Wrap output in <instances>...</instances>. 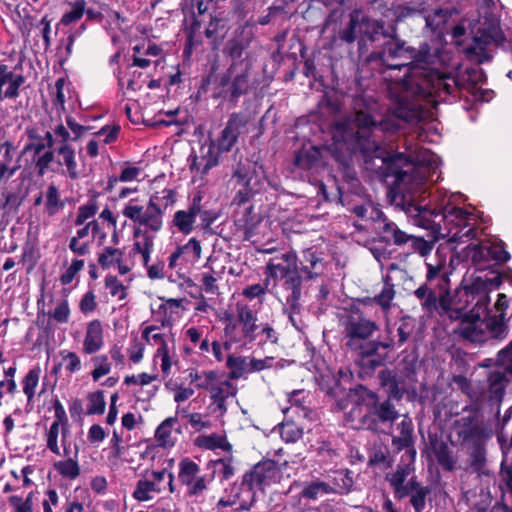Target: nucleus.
<instances>
[{
    "label": "nucleus",
    "instance_id": "nucleus-43",
    "mask_svg": "<svg viewBox=\"0 0 512 512\" xmlns=\"http://www.w3.org/2000/svg\"><path fill=\"white\" fill-rule=\"evenodd\" d=\"M489 251L487 250L486 243L470 244L465 248V256L471 260L475 265L481 266L489 262Z\"/></svg>",
    "mask_w": 512,
    "mask_h": 512
},
{
    "label": "nucleus",
    "instance_id": "nucleus-12",
    "mask_svg": "<svg viewBox=\"0 0 512 512\" xmlns=\"http://www.w3.org/2000/svg\"><path fill=\"white\" fill-rule=\"evenodd\" d=\"M248 122V116L241 113H232L217 139L212 142L217 152H230L239 137L247 132Z\"/></svg>",
    "mask_w": 512,
    "mask_h": 512
},
{
    "label": "nucleus",
    "instance_id": "nucleus-53",
    "mask_svg": "<svg viewBox=\"0 0 512 512\" xmlns=\"http://www.w3.org/2000/svg\"><path fill=\"white\" fill-rule=\"evenodd\" d=\"M33 141L26 145V151H33L34 154L39 155L46 148L51 149L54 145V138L50 131H47L43 138L33 137Z\"/></svg>",
    "mask_w": 512,
    "mask_h": 512
},
{
    "label": "nucleus",
    "instance_id": "nucleus-30",
    "mask_svg": "<svg viewBox=\"0 0 512 512\" xmlns=\"http://www.w3.org/2000/svg\"><path fill=\"white\" fill-rule=\"evenodd\" d=\"M226 365L230 379H240L252 373L251 357L229 355Z\"/></svg>",
    "mask_w": 512,
    "mask_h": 512
},
{
    "label": "nucleus",
    "instance_id": "nucleus-11",
    "mask_svg": "<svg viewBox=\"0 0 512 512\" xmlns=\"http://www.w3.org/2000/svg\"><path fill=\"white\" fill-rule=\"evenodd\" d=\"M167 488L170 493L175 492L173 473L166 469L151 471L137 481L132 496L139 502H146L154 499Z\"/></svg>",
    "mask_w": 512,
    "mask_h": 512
},
{
    "label": "nucleus",
    "instance_id": "nucleus-41",
    "mask_svg": "<svg viewBox=\"0 0 512 512\" xmlns=\"http://www.w3.org/2000/svg\"><path fill=\"white\" fill-rule=\"evenodd\" d=\"M353 212L361 219L371 221H382L387 223L384 218L383 212L376 207L372 202L365 203L364 205L355 206Z\"/></svg>",
    "mask_w": 512,
    "mask_h": 512
},
{
    "label": "nucleus",
    "instance_id": "nucleus-37",
    "mask_svg": "<svg viewBox=\"0 0 512 512\" xmlns=\"http://www.w3.org/2000/svg\"><path fill=\"white\" fill-rule=\"evenodd\" d=\"M301 264V271L307 278L312 279L319 274L318 266H321V259L312 249H307L303 252Z\"/></svg>",
    "mask_w": 512,
    "mask_h": 512
},
{
    "label": "nucleus",
    "instance_id": "nucleus-59",
    "mask_svg": "<svg viewBox=\"0 0 512 512\" xmlns=\"http://www.w3.org/2000/svg\"><path fill=\"white\" fill-rule=\"evenodd\" d=\"M495 370H501L507 374L512 373V341L502 349L497 355V367Z\"/></svg>",
    "mask_w": 512,
    "mask_h": 512
},
{
    "label": "nucleus",
    "instance_id": "nucleus-19",
    "mask_svg": "<svg viewBox=\"0 0 512 512\" xmlns=\"http://www.w3.org/2000/svg\"><path fill=\"white\" fill-rule=\"evenodd\" d=\"M105 345L103 324L100 320L89 321L85 327L82 343V352L85 355H93L103 349Z\"/></svg>",
    "mask_w": 512,
    "mask_h": 512
},
{
    "label": "nucleus",
    "instance_id": "nucleus-38",
    "mask_svg": "<svg viewBox=\"0 0 512 512\" xmlns=\"http://www.w3.org/2000/svg\"><path fill=\"white\" fill-rule=\"evenodd\" d=\"M328 483L330 488H339V490L333 489L332 493L344 494L347 493L352 487L353 478L350 475V472L339 470L334 473L333 477L328 481Z\"/></svg>",
    "mask_w": 512,
    "mask_h": 512
},
{
    "label": "nucleus",
    "instance_id": "nucleus-14",
    "mask_svg": "<svg viewBox=\"0 0 512 512\" xmlns=\"http://www.w3.org/2000/svg\"><path fill=\"white\" fill-rule=\"evenodd\" d=\"M208 392L211 413L221 417L227 412L228 401L235 397L237 388L229 380L218 375L208 388Z\"/></svg>",
    "mask_w": 512,
    "mask_h": 512
},
{
    "label": "nucleus",
    "instance_id": "nucleus-51",
    "mask_svg": "<svg viewBox=\"0 0 512 512\" xmlns=\"http://www.w3.org/2000/svg\"><path fill=\"white\" fill-rule=\"evenodd\" d=\"M92 363L94 365V369L91 372V376L94 381H98L111 371V363L109 362L107 355L102 354L93 357Z\"/></svg>",
    "mask_w": 512,
    "mask_h": 512
},
{
    "label": "nucleus",
    "instance_id": "nucleus-49",
    "mask_svg": "<svg viewBox=\"0 0 512 512\" xmlns=\"http://www.w3.org/2000/svg\"><path fill=\"white\" fill-rule=\"evenodd\" d=\"M49 317L58 324L69 322L71 310L67 299H62L56 303L53 310L48 313Z\"/></svg>",
    "mask_w": 512,
    "mask_h": 512
},
{
    "label": "nucleus",
    "instance_id": "nucleus-7",
    "mask_svg": "<svg viewBox=\"0 0 512 512\" xmlns=\"http://www.w3.org/2000/svg\"><path fill=\"white\" fill-rule=\"evenodd\" d=\"M467 30L473 40L469 52L479 56V61L482 60L481 57L484 55L486 46L502 38L499 21L494 15H485L476 21L462 20L454 27L453 37H461Z\"/></svg>",
    "mask_w": 512,
    "mask_h": 512
},
{
    "label": "nucleus",
    "instance_id": "nucleus-31",
    "mask_svg": "<svg viewBox=\"0 0 512 512\" xmlns=\"http://www.w3.org/2000/svg\"><path fill=\"white\" fill-rule=\"evenodd\" d=\"M177 422V417H169L157 427L155 439L159 446L163 448L174 446L176 438L173 435V428Z\"/></svg>",
    "mask_w": 512,
    "mask_h": 512
},
{
    "label": "nucleus",
    "instance_id": "nucleus-10",
    "mask_svg": "<svg viewBox=\"0 0 512 512\" xmlns=\"http://www.w3.org/2000/svg\"><path fill=\"white\" fill-rule=\"evenodd\" d=\"M509 379L505 372L493 370L489 373L486 384H476L471 387L468 395L472 401L488 406L491 410L498 409L505 395Z\"/></svg>",
    "mask_w": 512,
    "mask_h": 512
},
{
    "label": "nucleus",
    "instance_id": "nucleus-3",
    "mask_svg": "<svg viewBox=\"0 0 512 512\" xmlns=\"http://www.w3.org/2000/svg\"><path fill=\"white\" fill-rule=\"evenodd\" d=\"M500 285L498 276L483 278L472 275L462 281L454 294L449 288L439 292L436 312L451 321H461L469 315L470 310L487 311L490 304L489 292Z\"/></svg>",
    "mask_w": 512,
    "mask_h": 512
},
{
    "label": "nucleus",
    "instance_id": "nucleus-62",
    "mask_svg": "<svg viewBox=\"0 0 512 512\" xmlns=\"http://www.w3.org/2000/svg\"><path fill=\"white\" fill-rule=\"evenodd\" d=\"M395 290L393 285L385 283L382 291L375 297V302L382 307L383 310H388L391 302L394 299Z\"/></svg>",
    "mask_w": 512,
    "mask_h": 512
},
{
    "label": "nucleus",
    "instance_id": "nucleus-5",
    "mask_svg": "<svg viewBox=\"0 0 512 512\" xmlns=\"http://www.w3.org/2000/svg\"><path fill=\"white\" fill-rule=\"evenodd\" d=\"M224 336L225 346L230 348L236 345L240 348H249L253 343L263 345L267 342L276 343V331L268 323L258 324L257 313L242 302H237L235 313H225Z\"/></svg>",
    "mask_w": 512,
    "mask_h": 512
},
{
    "label": "nucleus",
    "instance_id": "nucleus-28",
    "mask_svg": "<svg viewBox=\"0 0 512 512\" xmlns=\"http://www.w3.org/2000/svg\"><path fill=\"white\" fill-rule=\"evenodd\" d=\"M194 444L206 450L221 449L225 452H231L232 450V445L228 442L227 437L217 433L199 435L195 438Z\"/></svg>",
    "mask_w": 512,
    "mask_h": 512
},
{
    "label": "nucleus",
    "instance_id": "nucleus-58",
    "mask_svg": "<svg viewBox=\"0 0 512 512\" xmlns=\"http://www.w3.org/2000/svg\"><path fill=\"white\" fill-rule=\"evenodd\" d=\"M55 420L53 423H57L62 426V443L65 445L67 432H68V419L64 406L59 400H55L53 403Z\"/></svg>",
    "mask_w": 512,
    "mask_h": 512
},
{
    "label": "nucleus",
    "instance_id": "nucleus-17",
    "mask_svg": "<svg viewBox=\"0 0 512 512\" xmlns=\"http://www.w3.org/2000/svg\"><path fill=\"white\" fill-rule=\"evenodd\" d=\"M232 178L240 186V189L233 198V204L242 205L248 202L260 189V181L256 177L255 172L244 167H238L234 171Z\"/></svg>",
    "mask_w": 512,
    "mask_h": 512
},
{
    "label": "nucleus",
    "instance_id": "nucleus-24",
    "mask_svg": "<svg viewBox=\"0 0 512 512\" xmlns=\"http://www.w3.org/2000/svg\"><path fill=\"white\" fill-rule=\"evenodd\" d=\"M134 236L138 239L132 244L129 256H140L142 265L147 266L154 251V237L142 229H135Z\"/></svg>",
    "mask_w": 512,
    "mask_h": 512
},
{
    "label": "nucleus",
    "instance_id": "nucleus-42",
    "mask_svg": "<svg viewBox=\"0 0 512 512\" xmlns=\"http://www.w3.org/2000/svg\"><path fill=\"white\" fill-rule=\"evenodd\" d=\"M61 361L59 367H63L68 374H74L82 369V361L76 352L62 350L60 351Z\"/></svg>",
    "mask_w": 512,
    "mask_h": 512
},
{
    "label": "nucleus",
    "instance_id": "nucleus-1",
    "mask_svg": "<svg viewBox=\"0 0 512 512\" xmlns=\"http://www.w3.org/2000/svg\"><path fill=\"white\" fill-rule=\"evenodd\" d=\"M389 38L380 52V60L389 72H403L399 79L392 74L385 76L391 115L377 123L370 111L360 110L353 118L334 125L333 141L327 149L343 165H348L357 151L383 158L379 132L397 131L401 127L400 121L432 118L436 105L456 90L455 79L429 67L425 55L407 46L396 33Z\"/></svg>",
    "mask_w": 512,
    "mask_h": 512
},
{
    "label": "nucleus",
    "instance_id": "nucleus-32",
    "mask_svg": "<svg viewBox=\"0 0 512 512\" xmlns=\"http://www.w3.org/2000/svg\"><path fill=\"white\" fill-rule=\"evenodd\" d=\"M309 396L305 390H294L287 394V402L290 404L287 407H282L284 414L292 411L299 417H307L308 410L305 407L306 398Z\"/></svg>",
    "mask_w": 512,
    "mask_h": 512
},
{
    "label": "nucleus",
    "instance_id": "nucleus-27",
    "mask_svg": "<svg viewBox=\"0 0 512 512\" xmlns=\"http://www.w3.org/2000/svg\"><path fill=\"white\" fill-rule=\"evenodd\" d=\"M55 152L58 155L57 162L66 167L68 176L77 179L79 171L74 148L70 144L60 145L55 148Z\"/></svg>",
    "mask_w": 512,
    "mask_h": 512
},
{
    "label": "nucleus",
    "instance_id": "nucleus-35",
    "mask_svg": "<svg viewBox=\"0 0 512 512\" xmlns=\"http://www.w3.org/2000/svg\"><path fill=\"white\" fill-rule=\"evenodd\" d=\"M414 295L421 301V307L427 313L436 312L438 299L435 292L427 285L423 284L414 291Z\"/></svg>",
    "mask_w": 512,
    "mask_h": 512
},
{
    "label": "nucleus",
    "instance_id": "nucleus-36",
    "mask_svg": "<svg viewBox=\"0 0 512 512\" xmlns=\"http://www.w3.org/2000/svg\"><path fill=\"white\" fill-rule=\"evenodd\" d=\"M397 430L400 435L393 438V443L397 445L399 449L408 447L412 441L413 424L412 420L408 417H404L398 424Z\"/></svg>",
    "mask_w": 512,
    "mask_h": 512
},
{
    "label": "nucleus",
    "instance_id": "nucleus-33",
    "mask_svg": "<svg viewBox=\"0 0 512 512\" xmlns=\"http://www.w3.org/2000/svg\"><path fill=\"white\" fill-rule=\"evenodd\" d=\"M361 28L364 30V33L371 41L376 40L379 35L389 38L392 36V34L396 33L394 28L390 31L386 30L382 21L373 20L370 18L362 19Z\"/></svg>",
    "mask_w": 512,
    "mask_h": 512
},
{
    "label": "nucleus",
    "instance_id": "nucleus-56",
    "mask_svg": "<svg viewBox=\"0 0 512 512\" xmlns=\"http://www.w3.org/2000/svg\"><path fill=\"white\" fill-rule=\"evenodd\" d=\"M106 289L112 297L124 300L127 296L126 287L114 275H107L104 280Z\"/></svg>",
    "mask_w": 512,
    "mask_h": 512
},
{
    "label": "nucleus",
    "instance_id": "nucleus-15",
    "mask_svg": "<svg viewBox=\"0 0 512 512\" xmlns=\"http://www.w3.org/2000/svg\"><path fill=\"white\" fill-rule=\"evenodd\" d=\"M414 457V451H407L402 456L401 463L397 466L396 470L386 477L398 498L408 496L409 479L414 472Z\"/></svg>",
    "mask_w": 512,
    "mask_h": 512
},
{
    "label": "nucleus",
    "instance_id": "nucleus-8",
    "mask_svg": "<svg viewBox=\"0 0 512 512\" xmlns=\"http://www.w3.org/2000/svg\"><path fill=\"white\" fill-rule=\"evenodd\" d=\"M265 286L270 280H285V286L291 290V298L298 301L301 296V278L298 275L297 257L294 252H287L271 258L265 268Z\"/></svg>",
    "mask_w": 512,
    "mask_h": 512
},
{
    "label": "nucleus",
    "instance_id": "nucleus-63",
    "mask_svg": "<svg viewBox=\"0 0 512 512\" xmlns=\"http://www.w3.org/2000/svg\"><path fill=\"white\" fill-rule=\"evenodd\" d=\"M84 11H85V1L77 0L73 4L71 11L64 14L61 22L64 25H69V24L79 20L83 16Z\"/></svg>",
    "mask_w": 512,
    "mask_h": 512
},
{
    "label": "nucleus",
    "instance_id": "nucleus-52",
    "mask_svg": "<svg viewBox=\"0 0 512 512\" xmlns=\"http://www.w3.org/2000/svg\"><path fill=\"white\" fill-rule=\"evenodd\" d=\"M46 211L49 215L56 214L62 207L63 203L60 199L58 189L51 184L46 190Z\"/></svg>",
    "mask_w": 512,
    "mask_h": 512
},
{
    "label": "nucleus",
    "instance_id": "nucleus-39",
    "mask_svg": "<svg viewBox=\"0 0 512 512\" xmlns=\"http://www.w3.org/2000/svg\"><path fill=\"white\" fill-rule=\"evenodd\" d=\"M256 491L257 489L255 487L245 485L244 479H242L241 485L235 494L238 509L249 510L252 507L253 503L255 502Z\"/></svg>",
    "mask_w": 512,
    "mask_h": 512
},
{
    "label": "nucleus",
    "instance_id": "nucleus-57",
    "mask_svg": "<svg viewBox=\"0 0 512 512\" xmlns=\"http://www.w3.org/2000/svg\"><path fill=\"white\" fill-rule=\"evenodd\" d=\"M182 247L184 254H186L185 260H188L189 264H195L200 260L202 247L196 238H190L186 244L182 245Z\"/></svg>",
    "mask_w": 512,
    "mask_h": 512
},
{
    "label": "nucleus",
    "instance_id": "nucleus-22",
    "mask_svg": "<svg viewBox=\"0 0 512 512\" xmlns=\"http://www.w3.org/2000/svg\"><path fill=\"white\" fill-rule=\"evenodd\" d=\"M201 197L193 198L190 206L185 210H178L173 216V225L184 235H189L194 230L196 218L200 213Z\"/></svg>",
    "mask_w": 512,
    "mask_h": 512
},
{
    "label": "nucleus",
    "instance_id": "nucleus-18",
    "mask_svg": "<svg viewBox=\"0 0 512 512\" xmlns=\"http://www.w3.org/2000/svg\"><path fill=\"white\" fill-rule=\"evenodd\" d=\"M383 232L385 233V237L389 240H393L395 244L401 245L410 241L413 250L422 257H427L433 249L432 243L423 238L408 235L400 230L393 222L385 223V225H383Z\"/></svg>",
    "mask_w": 512,
    "mask_h": 512
},
{
    "label": "nucleus",
    "instance_id": "nucleus-29",
    "mask_svg": "<svg viewBox=\"0 0 512 512\" xmlns=\"http://www.w3.org/2000/svg\"><path fill=\"white\" fill-rule=\"evenodd\" d=\"M408 496H410V504L412 505L415 512H423L426 506V497L430 493V489L427 486L421 485L416 477L409 479Z\"/></svg>",
    "mask_w": 512,
    "mask_h": 512
},
{
    "label": "nucleus",
    "instance_id": "nucleus-2",
    "mask_svg": "<svg viewBox=\"0 0 512 512\" xmlns=\"http://www.w3.org/2000/svg\"><path fill=\"white\" fill-rule=\"evenodd\" d=\"M440 158L423 148L409 147L389 159L395 176L393 201L414 225L432 230L449 243H464L475 237L476 217L473 212L454 206V195L438 192L433 206H422L418 198L425 191L426 182L439 179Z\"/></svg>",
    "mask_w": 512,
    "mask_h": 512
},
{
    "label": "nucleus",
    "instance_id": "nucleus-13",
    "mask_svg": "<svg viewBox=\"0 0 512 512\" xmlns=\"http://www.w3.org/2000/svg\"><path fill=\"white\" fill-rule=\"evenodd\" d=\"M178 479L186 487V493L189 497L198 498L204 494L207 489V478L200 474V467L189 458H183L179 464Z\"/></svg>",
    "mask_w": 512,
    "mask_h": 512
},
{
    "label": "nucleus",
    "instance_id": "nucleus-26",
    "mask_svg": "<svg viewBox=\"0 0 512 512\" xmlns=\"http://www.w3.org/2000/svg\"><path fill=\"white\" fill-rule=\"evenodd\" d=\"M143 339L151 346L156 347L155 354L169 351V342L172 337L169 334L158 332L155 326H147L142 331Z\"/></svg>",
    "mask_w": 512,
    "mask_h": 512
},
{
    "label": "nucleus",
    "instance_id": "nucleus-55",
    "mask_svg": "<svg viewBox=\"0 0 512 512\" xmlns=\"http://www.w3.org/2000/svg\"><path fill=\"white\" fill-rule=\"evenodd\" d=\"M489 251V261L506 262L510 259L509 253L505 250L501 241L485 242Z\"/></svg>",
    "mask_w": 512,
    "mask_h": 512
},
{
    "label": "nucleus",
    "instance_id": "nucleus-25",
    "mask_svg": "<svg viewBox=\"0 0 512 512\" xmlns=\"http://www.w3.org/2000/svg\"><path fill=\"white\" fill-rule=\"evenodd\" d=\"M457 428V433L464 442L478 443L484 436L482 424L472 416L459 419Z\"/></svg>",
    "mask_w": 512,
    "mask_h": 512
},
{
    "label": "nucleus",
    "instance_id": "nucleus-64",
    "mask_svg": "<svg viewBox=\"0 0 512 512\" xmlns=\"http://www.w3.org/2000/svg\"><path fill=\"white\" fill-rule=\"evenodd\" d=\"M84 260L82 259H73L70 266L65 270V272L61 275L60 281L63 285L70 284L75 276L83 269Z\"/></svg>",
    "mask_w": 512,
    "mask_h": 512
},
{
    "label": "nucleus",
    "instance_id": "nucleus-40",
    "mask_svg": "<svg viewBox=\"0 0 512 512\" xmlns=\"http://www.w3.org/2000/svg\"><path fill=\"white\" fill-rule=\"evenodd\" d=\"M321 155L320 150L315 146L304 147L297 155H296V164L299 167L309 169L314 167Z\"/></svg>",
    "mask_w": 512,
    "mask_h": 512
},
{
    "label": "nucleus",
    "instance_id": "nucleus-44",
    "mask_svg": "<svg viewBox=\"0 0 512 512\" xmlns=\"http://www.w3.org/2000/svg\"><path fill=\"white\" fill-rule=\"evenodd\" d=\"M332 490L333 488H330L328 481H313L302 490L301 494L305 498L314 500L323 495L332 494Z\"/></svg>",
    "mask_w": 512,
    "mask_h": 512
},
{
    "label": "nucleus",
    "instance_id": "nucleus-21",
    "mask_svg": "<svg viewBox=\"0 0 512 512\" xmlns=\"http://www.w3.org/2000/svg\"><path fill=\"white\" fill-rule=\"evenodd\" d=\"M445 263L446 259L439 251L436 252L434 258L425 259L427 267V282L431 284L435 282L439 288V292L443 289H448L450 283L449 276L445 271Z\"/></svg>",
    "mask_w": 512,
    "mask_h": 512
},
{
    "label": "nucleus",
    "instance_id": "nucleus-48",
    "mask_svg": "<svg viewBox=\"0 0 512 512\" xmlns=\"http://www.w3.org/2000/svg\"><path fill=\"white\" fill-rule=\"evenodd\" d=\"M39 377L40 369L34 368L29 370L23 379V392L27 396L28 401H31L35 395Z\"/></svg>",
    "mask_w": 512,
    "mask_h": 512
},
{
    "label": "nucleus",
    "instance_id": "nucleus-9",
    "mask_svg": "<svg viewBox=\"0 0 512 512\" xmlns=\"http://www.w3.org/2000/svg\"><path fill=\"white\" fill-rule=\"evenodd\" d=\"M122 215L132 221L144 231L157 233L163 228L164 212L161 207L150 198L146 206L139 203L138 199L129 200L121 210Z\"/></svg>",
    "mask_w": 512,
    "mask_h": 512
},
{
    "label": "nucleus",
    "instance_id": "nucleus-6",
    "mask_svg": "<svg viewBox=\"0 0 512 512\" xmlns=\"http://www.w3.org/2000/svg\"><path fill=\"white\" fill-rule=\"evenodd\" d=\"M486 311L470 310L469 315L460 321L456 333L472 343H484L489 339H504L507 325L498 318L482 317Z\"/></svg>",
    "mask_w": 512,
    "mask_h": 512
},
{
    "label": "nucleus",
    "instance_id": "nucleus-16",
    "mask_svg": "<svg viewBox=\"0 0 512 512\" xmlns=\"http://www.w3.org/2000/svg\"><path fill=\"white\" fill-rule=\"evenodd\" d=\"M279 478V469L274 461L266 460L257 463L243 476L244 484L262 490Z\"/></svg>",
    "mask_w": 512,
    "mask_h": 512
},
{
    "label": "nucleus",
    "instance_id": "nucleus-46",
    "mask_svg": "<svg viewBox=\"0 0 512 512\" xmlns=\"http://www.w3.org/2000/svg\"><path fill=\"white\" fill-rule=\"evenodd\" d=\"M218 375L217 372L212 370L200 372L192 370L189 372V379L191 383H196L197 388L208 390Z\"/></svg>",
    "mask_w": 512,
    "mask_h": 512
},
{
    "label": "nucleus",
    "instance_id": "nucleus-20",
    "mask_svg": "<svg viewBox=\"0 0 512 512\" xmlns=\"http://www.w3.org/2000/svg\"><path fill=\"white\" fill-rule=\"evenodd\" d=\"M24 82L23 75L13 72L7 65L0 63V101L3 98H17Z\"/></svg>",
    "mask_w": 512,
    "mask_h": 512
},
{
    "label": "nucleus",
    "instance_id": "nucleus-50",
    "mask_svg": "<svg viewBox=\"0 0 512 512\" xmlns=\"http://www.w3.org/2000/svg\"><path fill=\"white\" fill-rule=\"evenodd\" d=\"M54 467L62 477L67 479H75L80 474V467L77 461L72 459L58 461L54 464Z\"/></svg>",
    "mask_w": 512,
    "mask_h": 512
},
{
    "label": "nucleus",
    "instance_id": "nucleus-23",
    "mask_svg": "<svg viewBox=\"0 0 512 512\" xmlns=\"http://www.w3.org/2000/svg\"><path fill=\"white\" fill-rule=\"evenodd\" d=\"M359 399L365 401V406L369 411H371L370 406H373V413L381 422H393L398 417V412L390 401H384L376 405V395L367 389H361Z\"/></svg>",
    "mask_w": 512,
    "mask_h": 512
},
{
    "label": "nucleus",
    "instance_id": "nucleus-61",
    "mask_svg": "<svg viewBox=\"0 0 512 512\" xmlns=\"http://www.w3.org/2000/svg\"><path fill=\"white\" fill-rule=\"evenodd\" d=\"M96 213L97 205L95 202H89L86 205L80 206L77 211L75 225L82 226L86 224L89 219L92 220Z\"/></svg>",
    "mask_w": 512,
    "mask_h": 512
},
{
    "label": "nucleus",
    "instance_id": "nucleus-4",
    "mask_svg": "<svg viewBox=\"0 0 512 512\" xmlns=\"http://www.w3.org/2000/svg\"><path fill=\"white\" fill-rule=\"evenodd\" d=\"M343 327V339L345 346L351 351L357 352L362 357H368L376 354L379 347L390 349L403 345L409 336L404 326L397 328L396 340L392 336V327L388 324L385 328L387 338L383 341H368L369 337L378 329L375 322L365 318L358 312L347 313L341 319Z\"/></svg>",
    "mask_w": 512,
    "mask_h": 512
},
{
    "label": "nucleus",
    "instance_id": "nucleus-54",
    "mask_svg": "<svg viewBox=\"0 0 512 512\" xmlns=\"http://www.w3.org/2000/svg\"><path fill=\"white\" fill-rule=\"evenodd\" d=\"M214 473L222 480H228L235 474V467L232 457L218 459L214 462Z\"/></svg>",
    "mask_w": 512,
    "mask_h": 512
},
{
    "label": "nucleus",
    "instance_id": "nucleus-47",
    "mask_svg": "<svg viewBox=\"0 0 512 512\" xmlns=\"http://www.w3.org/2000/svg\"><path fill=\"white\" fill-rule=\"evenodd\" d=\"M86 413L88 415H101L106 408V402L103 391L92 392L87 397Z\"/></svg>",
    "mask_w": 512,
    "mask_h": 512
},
{
    "label": "nucleus",
    "instance_id": "nucleus-60",
    "mask_svg": "<svg viewBox=\"0 0 512 512\" xmlns=\"http://www.w3.org/2000/svg\"><path fill=\"white\" fill-rule=\"evenodd\" d=\"M60 433L62 434V426L57 423H52L46 434L47 447L56 455H61L60 447L58 445Z\"/></svg>",
    "mask_w": 512,
    "mask_h": 512
},
{
    "label": "nucleus",
    "instance_id": "nucleus-45",
    "mask_svg": "<svg viewBox=\"0 0 512 512\" xmlns=\"http://www.w3.org/2000/svg\"><path fill=\"white\" fill-rule=\"evenodd\" d=\"M123 258L122 250L114 247H105L98 256V263L103 269L116 267V264Z\"/></svg>",
    "mask_w": 512,
    "mask_h": 512
},
{
    "label": "nucleus",
    "instance_id": "nucleus-34",
    "mask_svg": "<svg viewBox=\"0 0 512 512\" xmlns=\"http://www.w3.org/2000/svg\"><path fill=\"white\" fill-rule=\"evenodd\" d=\"M142 170L136 166H125L121 169L119 176L110 177L107 184V190L112 191L119 182L132 183L139 182Z\"/></svg>",
    "mask_w": 512,
    "mask_h": 512
}]
</instances>
